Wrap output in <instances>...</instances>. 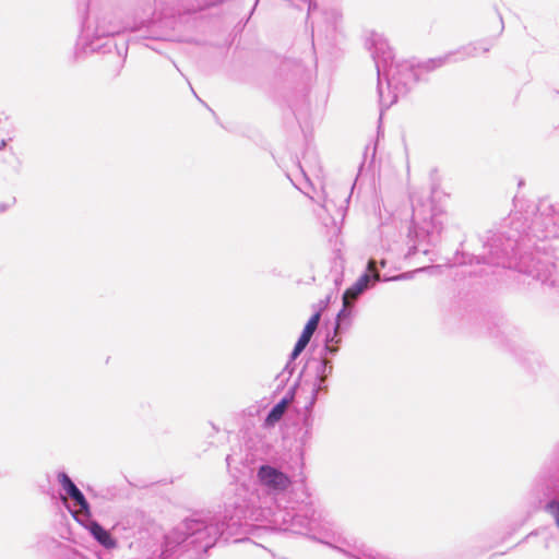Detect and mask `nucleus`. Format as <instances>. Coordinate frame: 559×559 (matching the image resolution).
I'll return each mask as SVG.
<instances>
[{"label":"nucleus","mask_w":559,"mask_h":559,"mask_svg":"<svg viewBox=\"0 0 559 559\" xmlns=\"http://www.w3.org/2000/svg\"><path fill=\"white\" fill-rule=\"evenodd\" d=\"M513 206L497 231L479 236L480 252H457L454 263L513 269L559 295V255L549 243L559 238V210L546 198L530 203L513 198Z\"/></svg>","instance_id":"1"},{"label":"nucleus","mask_w":559,"mask_h":559,"mask_svg":"<svg viewBox=\"0 0 559 559\" xmlns=\"http://www.w3.org/2000/svg\"><path fill=\"white\" fill-rule=\"evenodd\" d=\"M246 492V488L237 487L235 497L225 501L223 512L200 511L185 519L165 535L163 559L178 551L193 550L198 556L206 554L219 539L228 542L236 537L235 542L241 540L238 536L247 534V520L253 515L251 504L245 498Z\"/></svg>","instance_id":"2"},{"label":"nucleus","mask_w":559,"mask_h":559,"mask_svg":"<svg viewBox=\"0 0 559 559\" xmlns=\"http://www.w3.org/2000/svg\"><path fill=\"white\" fill-rule=\"evenodd\" d=\"M492 43L483 39L462 46L455 51H450L443 56L431 58L423 63L414 64L409 61H401L393 64L382 72V78H378V94L381 107L389 108L404 97L420 80L423 73L433 71L447 63L463 61L467 58H474L478 51L488 52Z\"/></svg>","instance_id":"3"},{"label":"nucleus","mask_w":559,"mask_h":559,"mask_svg":"<svg viewBox=\"0 0 559 559\" xmlns=\"http://www.w3.org/2000/svg\"><path fill=\"white\" fill-rule=\"evenodd\" d=\"M78 10L83 14L81 34L73 51V60L80 61L87 55L99 52L110 53L117 48L114 37L124 31H138L155 21H141L130 24L116 20L111 12L102 11L96 7V0H80Z\"/></svg>","instance_id":"4"},{"label":"nucleus","mask_w":559,"mask_h":559,"mask_svg":"<svg viewBox=\"0 0 559 559\" xmlns=\"http://www.w3.org/2000/svg\"><path fill=\"white\" fill-rule=\"evenodd\" d=\"M413 209L412 227L408 236L418 243L436 245L447 222V214L433 207L430 202H424L416 194H411Z\"/></svg>","instance_id":"5"},{"label":"nucleus","mask_w":559,"mask_h":559,"mask_svg":"<svg viewBox=\"0 0 559 559\" xmlns=\"http://www.w3.org/2000/svg\"><path fill=\"white\" fill-rule=\"evenodd\" d=\"M349 199L350 193H348L347 186L343 187L340 195L336 197H332L331 192L324 190L323 203L320 205V210L317 211V216L326 228L338 229V221H343Z\"/></svg>","instance_id":"6"},{"label":"nucleus","mask_w":559,"mask_h":559,"mask_svg":"<svg viewBox=\"0 0 559 559\" xmlns=\"http://www.w3.org/2000/svg\"><path fill=\"white\" fill-rule=\"evenodd\" d=\"M411 278V273H402L395 276H380L377 270V259L370 258L367 263L366 272L358 277V280L345 290L343 298L353 300L354 304L365 292L373 287L378 282L402 281Z\"/></svg>","instance_id":"7"},{"label":"nucleus","mask_w":559,"mask_h":559,"mask_svg":"<svg viewBox=\"0 0 559 559\" xmlns=\"http://www.w3.org/2000/svg\"><path fill=\"white\" fill-rule=\"evenodd\" d=\"M368 49L371 51L378 78H382V72H385L390 64H393V50L390 47L386 38L379 33L372 32L366 43Z\"/></svg>","instance_id":"8"},{"label":"nucleus","mask_w":559,"mask_h":559,"mask_svg":"<svg viewBox=\"0 0 559 559\" xmlns=\"http://www.w3.org/2000/svg\"><path fill=\"white\" fill-rule=\"evenodd\" d=\"M257 478L261 486L272 492H283L292 485V480L287 474L270 464L259 466Z\"/></svg>","instance_id":"9"},{"label":"nucleus","mask_w":559,"mask_h":559,"mask_svg":"<svg viewBox=\"0 0 559 559\" xmlns=\"http://www.w3.org/2000/svg\"><path fill=\"white\" fill-rule=\"evenodd\" d=\"M343 307L338 311L335 325L333 329V335L331 336V342L341 343L342 334L346 333L353 325V320L356 316V307L353 300H346L342 298Z\"/></svg>","instance_id":"10"},{"label":"nucleus","mask_w":559,"mask_h":559,"mask_svg":"<svg viewBox=\"0 0 559 559\" xmlns=\"http://www.w3.org/2000/svg\"><path fill=\"white\" fill-rule=\"evenodd\" d=\"M72 516L88 531L91 536L105 549L111 550L118 546L117 539L112 536L110 531L105 528L100 523H98L94 519L86 520L85 522H81L75 514V512L71 511Z\"/></svg>","instance_id":"11"},{"label":"nucleus","mask_w":559,"mask_h":559,"mask_svg":"<svg viewBox=\"0 0 559 559\" xmlns=\"http://www.w3.org/2000/svg\"><path fill=\"white\" fill-rule=\"evenodd\" d=\"M306 388H308V393L304 399L307 408L314 407L320 395L329 392L328 380L319 378L304 377L302 391H305Z\"/></svg>","instance_id":"12"},{"label":"nucleus","mask_w":559,"mask_h":559,"mask_svg":"<svg viewBox=\"0 0 559 559\" xmlns=\"http://www.w3.org/2000/svg\"><path fill=\"white\" fill-rule=\"evenodd\" d=\"M332 372L333 364L331 360L324 358H312L307 362L304 371L300 373V377L304 376L306 378L312 377L328 380Z\"/></svg>","instance_id":"13"},{"label":"nucleus","mask_w":559,"mask_h":559,"mask_svg":"<svg viewBox=\"0 0 559 559\" xmlns=\"http://www.w3.org/2000/svg\"><path fill=\"white\" fill-rule=\"evenodd\" d=\"M297 383L288 391L287 395L284 396L277 404H275L266 415L265 423L273 425L277 423L285 414L288 404L292 402Z\"/></svg>","instance_id":"14"},{"label":"nucleus","mask_w":559,"mask_h":559,"mask_svg":"<svg viewBox=\"0 0 559 559\" xmlns=\"http://www.w3.org/2000/svg\"><path fill=\"white\" fill-rule=\"evenodd\" d=\"M57 480L69 499H71L73 496L81 491L80 488L74 484V481L66 472H59L57 474Z\"/></svg>","instance_id":"15"},{"label":"nucleus","mask_w":559,"mask_h":559,"mask_svg":"<svg viewBox=\"0 0 559 559\" xmlns=\"http://www.w3.org/2000/svg\"><path fill=\"white\" fill-rule=\"evenodd\" d=\"M71 500L75 506L80 508V511L86 518V520L92 518L91 506L82 491L73 496Z\"/></svg>","instance_id":"16"},{"label":"nucleus","mask_w":559,"mask_h":559,"mask_svg":"<svg viewBox=\"0 0 559 559\" xmlns=\"http://www.w3.org/2000/svg\"><path fill=\"white\" fill-rule=\"evenodd\" d=\"M320 320H321V312L320 311L314 312L310 317L308 322L306 323L302 332L310 336H313L314 332L317 331V329L319 326Z\"/></svg>","instance_id":"17"},{"label":"nucleus","mask_w":559,"mask_h":559,"mask_svg":"<svg viewBox=\"0 0 559 559\" xmlns=\"http://www.w3.org/2000/svg\"><path fill=\"white\" fill-rule=\"evenodd\" d=\"M304 415H302V426L306 430V433H310L313 428L314 417L312 414L313 407L307 408L306 401L304 402Z\"/></svg>","instance_id":"18"},{"label":"nucleus","mask_w":559,"mask_h":559,"mask_svg":"<svg viewBox=\"0 0 559 559\" xmlns=\"http://www.w3.org/2000/svg\"><path fill=\"white\" fill-rule=\"evenodd\" d=\"M294 361L295 360L289 359L285 365L284 369L282 370V372L278 374V378L281 379L282 382L287 381L294 373L296 367Z\"/></svg>","instance_id":"19"},{"label":"nucleus","mask_w":559,"mask_h":559,"mask_svg":"<svg viewBox=\"0 0 559 559\" xmlns=\"http://www.w3.org/2000/svg\"><path fill=\"white\" fill-rule=\"evenodd\" d=\"M535 536H542L544 542H545V547L546 548L549 547V543L548 542L550 539V535H549V533L546 530H537V531L531 532L530 534H527L525 536L524 542H527L532 537H535Z\"/></svg>","instance_id":"20"},{"label":"nucleus","mask_w":559,"mask_h":559,"mask_svg":"<svg viewBox=\"0 0 559 559\" xmlns=\"http://www.w3.org/2000/svg\"><path fill=\"white\" fill-rule=\"evenodd\" d=\"M338 345H340V343H336L335 341L331 342V336L328 335L323 350L326 355L334 356L337 354V352L340 349Z\"/></svg>","instance_id":"21"},{"label":"nucleus","mask_w":559,"mask_h":559,"mask_svg":"<svg viewBox=\"0 0 559 559\" xmlns=\"http://www.w3.org/2000/svg\"><path fill=\"white\" fill-rule=\"evenodd\" d=\"M307 347L306 344L301 343L300 341L297 340L289 357H290V360H295L302 352L304 349Z\"/></svg>","instance_id":"22"},{"label":"nucleus","mask_w":559,"mask_h":559,"mask_svg":"<svg viewBox=\"0 0 559 559\" xmlns=\"http://www.w3.org/2000/svg\"><path fill=\"white\" fill-rule=\"evenodd\" d=\"M307 347L306 344L301 343L300 341L297 340L289 357H290V360H295L302 352L304 349Z\"/></svg>","instance_id":"23"},{"label":"nucleus","mask_w":559,"mask_h":559,"mask_svg":"<svg viewBox=\"0 0 559 559\" xmlns=\"http://www.w3.org/2000/svg\"><path fill=\"white\" fill-rule=\"evenodd\" d=\"M221 2H222V0L216 1V2H211V3L199 4L198 7H195V8L193 7V8H192V9H190L189 11H191V12L201 11V10L206 9V8H210V7L216 5V4L221 3Z\"/></svg>","instance_id":"24"},{"label":"nucleus","mask_w":559,"mask_h":559,"mask_svg":"<svg viewBox=\"0 0 559 559\" xmlns=\"http://www.w3.org/2000/svg\"><path fill=\"white\" fill-rule=\"evenodd\" d=\"M311 337H312V336H310V335H308V334H306V333L301 332V334H300V336H299L298 341H300L301 343H304V344L308 345V344H309V342H310V340H311Z\"/></svg>","instance_id":"25"},{"label":"nucleus","mask_w":559,"mask_h":559,"mask_svg":"<svg viewBox=\"0 0 559 559\" xmlns=\"http://www.w3.org/2000/svg\"><path fill=\"white\" fill-rule=\"evenodd\" d=\"M99 558V554H94L92 557H87L83 554H78L74 559H96Z\"/></svg>","instance_id":"26"},{"label":"nucleus","mask_w":559,"mask_h":559,"mask_svg":"<svg viewBox=\"0 0 559 559\" xmlns=\"http://www.w3.org/2000/svg\"><path fill=\"white\" fill-rule=\"evenodd\" d=\"M298 168H299L300 174H301V175H302V177L305 178V180H306L307 182H309L308 174H307V171L305 170L304 166H302L300 163H298Z\"/></svg>","instance_id":"27"},{"label":"nucleus","mask_w":559,"mask_h":559,"mask_svg":"<svg viewBox=\"0 0 559 559\" xmlns=\"http://www.w3.org/2000/svg\"><path fill=\"white\" fill-rule=\"evenodd\" d=\"M388 262L385 259H380V261L377 260V267H382L384 269L386 266ZM379 271V269H377Z\"/></svg>","instance_id":"28"},{"label":"nucleus","mask_w":559,"mask_h":559,"mask_svg":"<svg viewBox=\"0 0 559 559\" xmlns=\"http://www.w3.org/2000/svg\"><path fill=\"white\" fill-rule=\"evenodd\" d=\"M11 206V204L9 203H0V213H4L9 207Z\"/></svg>","instance_id":"29"},{"label":"nucleus","mask_w":559,"mask_h":559,"mask_svg":"<svg viewBox=\"0 0 559 559\" xmlns=\"http://www.w3.org/2000/svg\"><path fill=\"white\" fill-rule=\"evenodd\" d=\"M435 267H436V266H426V267H420V269H418V270H417V272H428V271H430V270H432V269H435Z\"/></svg>","instance_id":"30"},{"label":"nucleus","mask_w":559,"mask_h":559,"mask_svg":"<svg viewBox=\"0 0 559 559\" xmlns=\"http://www.w3.org/2000/svg\"><path fill=\"white\" fill-rule=\"evenodd\" d=\"M304 2H308V12L312 10V0H302Z\"/></svg>","instance_id":"31"},{"label":"nucleus","mask_w":559,"mask_h":559,"mask_svg":"<svg viewBox=\"0 0 559 559\" xmlns=\"http://www.w3.org/2000/svg\"><path fill=\"white\" fill-rule=\"evenodd\" d=\"M5 145H7V141L5 140H1L0 141V150H2Z\"/></svg>","instance_id":"32"},{"label":"nucleus","mask_w":559,"mask_h":559,"mask_svg":"<svg viewBox=\"0 0 559 559\" xmlns=\"http://www.w3.org/2000/svg\"><path fill=\"white\" fill-rule=\"evenodd\" d=\"M230 461H231V456H230V455H227V456H226V463H227V466H230Z\"/></svg>","instance_id":"33"},{"label":"nucleus","mask_w":559,"mask_h":559,"mask_svg":"<svg viewBox=\"0 0 559 559\" xmlns=\"http://www.w3.org/2000/svg\"><path fill=\"white\" fill-rule=\"evenodd\" d=\"M154 38H157V39H166V36H164V35H157V36H154Z\"/></svg>","instance_id":"34"},{"label":"nucleus","mask_w":559,"mask_h":559,"mask_svg":"<svg viewBox=\"0 0 559 559\" xmlns=\"http://www.w3.org/2000/svg\"><path fill=\"white\" fill-rule=\"evenodd\" d=\"M499 19H500L501 31H502V29L504 28V25H503V20H502V17H501V15L499 16Z\"/></svg>","instance_id":"35"},{"label":"nucleus","mask_w":559,"mask_h":559,"mask_svg":"<svg viewBox=\"0 0 559 559\" xmlns=\"http://www.w3.org/2000/svg\"><path fill=\"white\" fill-rule=\"evenodd\" d=\"M293 110H294L295 116L298 117L299 116V110L297 108H294Z\"/></svg>","instance_id":"36"},{"label":"nucleus","mask_w":559,"mask_h":559,"mask_svg":"<svg viewBox=\"0 0 559 559\" xmlns=\"http://www.w3.org/2000/svg\"><path fill=\"white\" fill-rule=\"evenodd\" d=\"M415 250H417V248H416V247H414V248H411V249H409V251H408V254H412V253H414V251H415Z\"/></svg>","instance_id":"37"},{"label":"nucleus","mask_w":559,"mask_h":559,"mask_svg":"<svg viewBox=\"0 0 559 559\" xmlns=\"http://www.w3.org/2000/svg\"><path fill=\"white\" fill-rule=\"evenodd\" d=\"M488 274H489V272H487L486 270H481V272H480V275H488Z\"/></svg>","instance_id":"38"},{"label":"nucleus","mask_w":559,"mask_h":559,"mask_svg":"<svg viewBox=\"0 0 559 559\" xmlns=\"http://www.w3.org/2000/svg\"><path fill=\"white\" fill-rule=\"evenodd\" d=\"M295 188H298V190H301V187H298V185L294 183Z\"/></svg>","instance_id":"39"},{"label":"nucleus","mask_w":559,"mask_h":559,"mask_svg":"<svg viewBox=\"0 0 559 559\" xmlns=\"http://www.w3.org/2000/svg\"><path fill=\"white\" fill-rule=\"evenodd\" d=\"M295 188H298V190H301V187H298V185L294 183Z\"/></svg>","instance_id":"40"}]
</instances>
